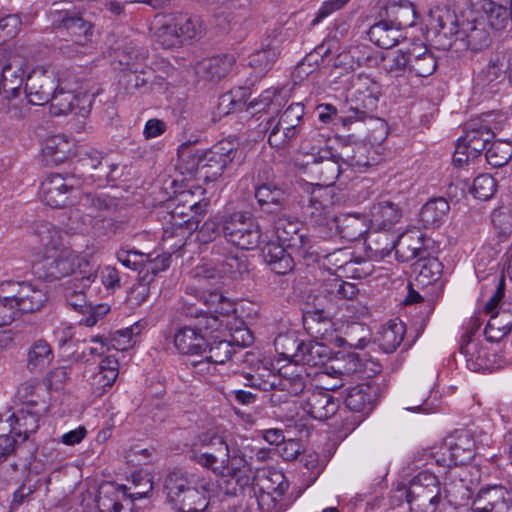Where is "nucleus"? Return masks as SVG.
I'll list each match as a JSON object with an SVG mask.
<instances>
[{"label": "nucleus", "mask_w": 512, "mask_h": 512, "mask_svg": "<svg viewBox=\"0 0 512 512\" xmlns=\"http://www.w3.org/2000/svg\"><path fill=\"white\" fill-rule=\"evenodd\" d=\"M368 151L369 148L365 144L354 143L343 146L341 151L337 152V157L341 165L361 169L370 166Z\"/></svg>", "instance_id": "864d4df0"}, {"label": "nucleus", "mask_w": 512, "mask_h": 512, "mask_svg": "<svg viewBox=\"0 0 512 512\" xmlns=\"http://www.w3.org/2000/svg\"><path fill=\"white\" fill-rule=\"evenodd\" d=\"M405 494L411 512H436L442 500L438 477L427 470L411 479Z\"/></svg>", "instance_id": "9b49d317"}, {"label": "nucleus", "mask_w": 512, "mask_h": 512, "mask_svg": "<svg viewBox=\"0 0 512 512\" xmlns=\"http://www.w3.org/2000/svg\"><path fill=\"white\" fill-rule=\"evenodd\" d=\"M399 31L389 21L382 19L370 27L368 37L378 47L390 49L398 43Z\"/></svg>", "instance_id": "09e8293b"}, {"label": "nucleus", "mask_w": 512, "mask_h": 512, "mask_svg": "<svg viewBox=\"0 0 512 512\" xmlns=\"http://www.w3.org/2000/svg\"><path fill=\"white\" fill-rule=\"evenodd\" d=\"M337 229L341 238L350 242L359 240L366 233L362 218L352 214L339 218L337 220Z\"/></svg>", "instance_id": "e2e57ef3"}, {"label": "nucleus", "mask_w": 512, "mask_h": 512, "mask_svg": "<svg viewBox=\"0 0 512 512\" xmlns=\"http://www.w3.org/2000/svg\"><path fill=\"white\" fill-rule=\"evenodd\" d=\"M45 290H27L22 296H12L15 299L16 310L31 313L39 310L47 301Z\"/></svg>", "instance_id": "774afa93"}, {"label": "nucleus", "mask_w": 512, "mask_h": 512, "mask_svg": "<svg viewBox=\"0 0 512 512\" xmlns=\"http://www.w3.org/2000/svg\"><path fill=\"white\" fill-rule=\"evenodd\" d=\"M460 352L465 357L467 367L472 371L488 370L493 365L491 358L494 355L490 354L486 347L472 340L461 343Z\"/></svg>", "instance_id": "58836bf2"}, {"label": "nucleus", "mask_w": 512, "mask_h": 512, "mask_svg": "<svg viewBox=\"0 0 512 512\" xmlns=\"http://www.w3.org/2000/svg\"><path fill=\"white\" fill-rule=\"evenodd\" d=\"M11 426L0 417V463L10 455H18L25 447L20 439L11 432Z\"/></svg>", "instance_id": "680f3d73"}, {"label": "nucleus", "mask_w": 512, "mask_h": 512, "mask_svg": "<svg viewBox=\"0 0 512 512\" xmlns=\"http://www.w3.org/2000/svg\"><path fill=\"white\" fill-rule=\"evenodd\" d=\"M116 258L124 267L139 270L141 285H150L153 277L169 266V258L159 261L158 257L152 259L151 254L124 247L116 252Z\"/></svg>", "instance_id": "dca6fc26"}, {"label": "nucleus", "mask_w": 512, "mask_h": 512, "mask_svg": "<svg viewBox=\"0 0 512 512\" xmlns=\"http://www.w3.org/2000/svg\"><path fill=\"white\" fill-rule=\"evenodd\" d=\"M450 205L443 197L430 199L420 210L419 217L424 228H436L448 218Z\"/></svg>", "instance_id": "4c0bfd02"}, {"label": "nucleus", "mask_w": 512, "mask_h": 512, "mask_svg": "<svg viewBox=\"0 0 512 512\" xmlns=\"http://www.w3.org/2000/svg\"><path fill=\"white\" fill-rule=\"evenodd\" d=\"M445 498L450 504H462L470 499L472 492L464 482V477L459 476V469L450 470L444 483Z\"/></svg>", "instance_id": "49530a36"}, {"label": "nucleus", "mask_w": 512, "mask_h": 512, "mask_svg": "<svg viewBox=\"0 0 512 512\" xmlns=\"http://www.w3.org/2000/svg\"><path fill=\"white\" fill-rule=\"evenodd\" d=\"M75 101V89L69 87L67 78L60 77L57 81L55 93L52 94L50 112L55 116L65 115L73 112Z\"/></svg>", "instance_id": "37998d69"}, {"label": "nucleus", "mask_w": 512, "mask_h": 512, "mask_svg": "<svg viewBox=\"0 0 512 512\" xmlns=\"http://www.w3.org/2000/svg\"><path fill=\"white\" fill-rule=\"evenodd\" d=\"M57 27L66 30L75 44L86 46L92 42L94 24L80 12L61 11L53 22Z\"/></svg>", "instance_id": "5701e85b"}, {"label": "nucleus", "mask_w": 512, "mask_h": 512, "mask_svg": "<svg viewBox=\"0 0 512 512\" xmlns=\"http://www.w3.org/2000/svg\"><path fill=\"white\" fill-rule=\"evenodd\" d=\"M240 93L241 98L239 100L230 99L231 108L227 113L235 112L237 110L251 111V114L258 115L257 120L260 122L264 117L279 114L281 102L277 90L267 89L262 92L258 98L253 99L248 104L246 102L248 90L246 88H240Z\"/></svg>", "instance_id": "a211bd4d"}, {"label": "nucleus", "mask_w": 512, "mask_h": 512, "mask_svg": "<svg viewBox=\"0 0 512 512\" xmlns=\"http://www.w3.org/2000/svg\"><path fill=\"white\" fill-rule=\"evenodd\" d=\"M254 196L259 208L269 214L281 211L285 208L287 202L285 191L273 183H264L257 186Z\"/></svg>", "instance_id": "72a5a7b5"}, {"label": "nucleus", "mask_w": 512, "mask_h": 512, "mask_svg": "<svg viewBox=\"0 0 512 512\" xmlns=\"http://www.w3.org/2000/svg\"><path fill=\"white\" fill-rule=\"evenodd\" d=\"M331 351L328 346L318 342L303 343L301 355L297 358V366L304 368L305 365L310 367H321L330 359Z\"/></svg>", "instance_id": "8fccbe9b"}, {"label": "nucleus", "mask_w": 512, "mask_h": 512, "mask_svg": "<svg viewBox=\"0 0 512 512\" xmlns=\"http://www.w3.org/2000/svg\"><path fill=\"white\" fill-rule=\"evenodd\" d=\"M237 154L235 143L222 140L199 155H193V167L208 180H216L232 164Z\"/></svg>", "instance_id": "ddd939ff"}, {"label": "nucleus", "mask_w": 512, "mask_h": 512, "mask_svg": "<svg viewBox=\"0 0 512 512\" xmlns=\"http://www.w3.org/2000/svg\"><path fill=\"white\" fill-rule=\"evenodd\" d=\"M406 327L401 321L391 320L377 332L375 342L385 353H393L402 343Z\"/></svg>", "instance_id": "79ce46f5"}, {"label": "nucleus", "mask_w": 512, "mask_h": 512, "mask_svg": "<svg viewBox=\"0 0 512 512\" xmlns=\"http://www.w3.org/2000/svg\"><path fill=\"white\" fill-rule=\"evenodd\" d=\"M153 71H145L142 67L120 69L118 74V87L124 94L137 95L150 92L153 86Z\"/></svg>", "instance_id": "cd10ccee"}, {"label": "nucleus", "mask_w": 512, "mask_h": 512, "mask_svg": "<svg viewBox=\"0 0 512 512\" xmlns=\"http://www.w3.org/2000/svg\"><path fill=\"white\" fill-rule=\"evenodd\" d=\"M204 27L198 16L185 13L163 16L156 22L154 36L164 49L178 47L186 40L201 37Z\"/></svg>", "instance_id": "0eeeda50"}, {"label": "nucleus", "mask_w": 512, "mask_h": 512, "mask_svg": "<svg viewBox=\"0 0 512 512\" xmlns=\"http://www.w3.org/2000/svg\"><path fill=\"white\" fill-rule=\"evenodd\" d=\"M46 409V403L42 401V405L38 409L21 407L8 418L3 419V421L8 422V425L11 426V432L27 446L26 442L29 440L30 435L39 429L40 417Z\"/></svg>", "instance_id": "393cba45"}, {"label": "nucleus", "mask_w": 512, "mask_h": 512, "mask_svg": "<svg viewBox=\"0 0 512 512\" xmlns=\"http://www.w3.org/2000/svg\"><path fill=\"white\" fill-rule=\"evenodd\" d=\"M262 256L270 269L278 275H286L293 270V258L278 241L267 242L262 248Z\"/></svg>", "instance_id": "c9c22d12"}, {"label": "nucleus", "mask_w": 512, "mask_h": 512, "mask_svg": "<svg viewBox=\"0 0 512 512\" xmlns=\"http://www.w3.org/2000/svg\"><path fill=\"white\" fill-rule=\"evenodd\" d=\"M382 68L391 77H407L409 78V51L402 50L388 51L382 56Z\"/></svg>", "instance_id": "13d9d810"}, {"label": "nucleus", "mask_w": 512, "mask_h": 512, "mask_svg": "<svg viewBox=\"0 0 512 512\" xmlns=\"http://www.w3.org/2000/svg\"><path fill=\"white\" fill-rule=\"evenodd\" d=\"M43 155L47 162L61 164L71 156L70 143L61 136H53L46 140Z\"/></svg>", "instance_id": "bf43d9fd"}, {"label": "nucleus", "mask_w": 512, "mask_h": 512, "mask_svg": "<svg viewBox=\"0 0 512 512\" xmlns=\"http://www.w3.org/2000/svg\"><path fill=\"white\" fill-rule=\"evenodd\" d=\"M305 107L302 103H291L282 113L264 117L258 124L262 133H268V143L283 149L298 137L304 123Z\"/></svg>", "instance_id": "39448f33"}, {"label": "nucleus", "mask_w": 512, "mask_h": 512, "mask_svg": "<svg viewBox=\"0 0 512 512\" xmlns=\"http://www.w3.org/2000/svg\"><path fill=\"white\" fill-rule=\"evenodd\" d=\"M485 157L495 168L505 166L512 158V142L501 139L494 141L486 150Z\"/></svg>", "instance_id": "338daca9"}, {"label": "nucleus", "mask_w": 512, "mask_h": 512, "mask_svg": "<svg viewBox=\"0 0 512 512\" xmlns=\"http://www.w3.org/2000/svg\"><path fill=\"white\" fill-rule=\"evenodd\" d=\"M303 325L310 335L315 338L323 337L331 325L329 313H322L309 308L303 313Z\"/></svg>", "instance_id": "0e129e2a"}, {"label": "nucleus", "mask_w": 512, "mask_h": 512, "mask_svg": "<svg viewBox=\"0 0 512 512\" xmlns=\"http://www.w3.org/2000/svg\"><path fill=\"white\" fill-rule=\"evenodd\" d=\"M119 374V361L114 355H108L98 365V371L88 377L92 394L101 397L112 387Z\"/></svg>", "instance_id": "c85d7f7f"}, {"label": "nucleus", "mask_w": 512, "mask_h": 512, "mask_svg": "<svg viewBox=\"0 0 512 512\" xmlns=\"http://www.w3.org/2000/svg\"><path fill=\"white\" fill-rule=\"evenodd\" d=\"M147 323L143 320L135 322L133 325L115 331L111 335L110 343L113 348L118 351H126L129 348L133 347L136 343L134 339L136 336L140 335L141 332L146 328Z\"/></svg>", "instance_id": "052dcab7"}, {"label": "nucleus", "mask_w": 512, "mask_h": 512, "mask_svg": "<svg viewBox=\"0 0 512 512\" xmlns=\"http://www.w3.org/2000/svg\"><path fill=\"white\" fill-rule=\"evenodd\" d=\"M380 386L374 382H366L349 389L345 397L346 407L361 417L369 415L375 408L380 397Z\"/></svg>", "instance_id": "b1692460"}, {"label": "nucleus", "mask_w": 512, "mask_h": 512, "mask_svg": "<svg viewBox=\"0 0 512 512\" xmlns=\"http://www.w3.org/2000/svg\"><path fill=\"white\" fill-rule=\"evenodd\" d=\"M436 68V58L429 50L425 49L419 54L409 51V77H428L434 73Z\"/></svg>", "instance_id": "4d7b16f0"}, {"label": "nucleus", "mask_w": 512, "mask_h": 512, "mask_svg": "<svg viewBox=\"0 0 512 512\" xmlns=\"http://www.w3.org/2000/svg\"><path fill=\"white\" fill-rule=\"evenodd\" d=\"M486 127L485 123L478 119L470 120L464 126L465 134L459 140L470 149L472 158H477L488 149L487 145L492 140V132Z\"/></svg>", "instance_id": "7c9ffc66"}, {"label": "nucleus", "mask_w": 512, "mask_h": 512, "mask_svg": "<svg viewBox=\"0 0 512 512\" xmlns=\"http://www.w3.org/2000/svg\"><path fill=\"white\" fill-rule=\"evenodd\" d=\"M511 74L512 63L506 52L501 51V45L498 43L486 67L477 74L476 80L479 85L487 86L493 83H501L506 78L510 81Z\"/></svg>", "instance_id": "a878e982"}, {"label": "nucleus", "mask_w": 512, "mask_h": 512, "mask_svg": "<svg viewBox=\"0 0 512 512\" xmlns=\"http://www.w3.org/2000/svg\"><path fill=\"white\" fill-rule=\"evenodd\" d=\"M380 16L401 30L415 24L416 10L408 0H392L383 7Z\"/></svg>", "instance_id": "2f4dec72"}, {"label": "nucleus", "mask_w": 512, "mask_h": 512, "mask_svg": "<svg viewBox=\"0 0 512 512\" xmlns=\"http://www.w3.org/2000/svg\"><path fill=\"white\" fill-rule=\"evenodd\" d=\"M192 276L209 285L218 284L222 280L223 285L237 283L239 280L249 278L250 272L246 261L238 256H228L217 267L202 265L192 271Z\"/></svg>", "instance_id": "4468645a"}, {"label": "nucleus", "mask_w": 512, "mask_h": 512, "mask_svg": "<svg viewBox=\"0 0 512 512\" xmlns=\"http://www.w3.org/2000/svg\"><path fill=\"white\" fill-rule=\"evenodd\" d=\"M57 79L53 70L36 67L27 76L25 95L31 105L49 103L57 87Z\"/></svg>", "instance_id": "6ab92c4d"}, {"label": "nucleus", "mask_w": 512, "mask_h": 512, "mask_svg": "<svg viewBox=\"0 0 512 512\" xmlns=\"http://www.w3.org/2000/svg\"><path fill=\"white\" fill-rule=\"evenodd\" d=\"M229 445L224 432L209 429L198 434L191 444L190 459L198 465L217 472V464Z\"/></svg>", "instance_id": "f8f14e48"}, {"label": "nucleus", "mask_w": 512, "mask_h": 512, "mask_svg": "<svg viewBox=\"0 0 512 512\" xmlns=\"http://www.w3.org/2000/svg\"><path fill=\"white\" fill-rule=\"evenodd\" d=\"M193 292L194 296L202 300L212 313L225 317L235 311L234 302L223 295L221 290H193Z\"/></svg>", "instance_id": "a18cd8bd"}, {"label": "nucleus", "mask_w": 512, "mask_h": 512, "mask_svg": "<svg viewBox=\"0 0 512 512\" xmlns=\"http://www.w3.org/2000/svg\"><path fill=\"white\" fill-rule=\"evenodd\" d=\"M236 63L232 54L216 55L202 60L197 66V72L209 80H220L226 77Z\"/></svg>", "instance_id": "e433bc0d"}, {"label": "nucleus", "mask_w": 512, "mask_h": 512, "mask_svg": "<svg viewBox=\"0 0 512 512\" xmlns=\"http://www.w3.org/2000/svg\"><path fill=\"white\" fill-rule=\"evenodd\" d=\"M173 343L180 354L187 356H202L207 348L205 334L198 332L194 325H182L176 328Z\"/></svg>", "instance_id": "bb28decb"}, {"label": "nucleus", "mask_w": 512, "mask_h": 512, "mask_svg": "<svg viewBox=\"0 0 512 512\" xmlns=\"http://www.w3.org/2000/svg\"><path fill=\"white\" fill-rule=\"evenodd\" d=\"M253 449L245 439H230L225 454L217 464L218 470L255 474L251 466Z\"/></svg>", "instance_id": "4be33fe9"}, {"label": "nucleus", "mask_w": 512, "mask_h": 512, "mask_svg": "<svg viewBox=\"0 0 512 512\" xmlns=\"http://www.w3.org/2000/svg\"><path fill=\"white\" fill-rule=\"evenodd\" d=\"M169 504L178 512H204L214 490L209 477L188 474L181 469L170 471L164 481Z\"/></svg>", "instance_id": "20e7f679"}, {"label": "nucleus", "mask_w": 512, "mask_h": 512, "mask_svg": "<svg viewBox=\"0 0 512 512\" xmlns=\"http://www.w3.org/2000/svg\"><path fill=\"white\" fill-rule=\"evenodd\" d=\"M0 82L2 91L19 96L23 83L24 70L20 60H7L0 54Z\"/></svg>", "instance_id": "f704fd0d"}, {"label": "nucleus", "mask_w": 512, "mask_h": 512, "mask_svg": "<svg viewBox=\"0 0 512 512\" xmlns=\"http://www.w3.org/2000/svg\"><path fill=\"white\" fill-rule=\"evenodd\" d=\"M359 290H313L307 296V305L322 313H329L333 307H340L344 301L354 299Z\"/></svg>", "instance_id": "c756f323"}, {"label": "nucleus", "mask_w": 512, "mask_h": 512, "mask_svg": "<svg viewBox=\"0 0 512 512\" xmlns=\"http://www.w3.org/2000/svg\"><path fill=\"white\" fill-rule=\"evenodd\" d=\"M73 174L80 186L95 184L98 187H105L120 179L123 172L118 164L103 157L101 153L93 151L76 160Z\"/></svg>", "instance_id": "1a4fd4ad"}, {"label": "nucleus", "mask_w": 512, "mask_h": 512, "mask_svg": "<svg viewBox=\"0 0 512 512\" xmlns=\"http://www.w3.org/2000/svg\"><path fill=\"white\" fill-rule=\"evenodd\" d=\"M480 15L488 23L490 30H503L511 22V12L507 7L493 1H486Z\"/></svg>", "instance_id": "603ef678"}, {"label": "nucleus", "mask_w": 512, "mask_h": 512, "mask_svg": "<svg viewBox=\"0 0 512 512\" xmlns=\"http://www.w3.org/2000/svg\"><path fill=\"white\" fill-rule=\"evenodd\" d=\"M36 232L43 248V259L33 266L34 273L45 281L59 280L75 273L80 259L65 244L61 231L49 223H42Z\"/></svg>", "instance_id": "f03ea898"}, {"label": "nucleus", "mask_w": 512, "mask_h": 512, "mask_svg": "<svg viewBox=\"0 0 512 512\" xmlns=\"http://www.w3.org/2000/svg\"><path fill=\"white\" fill-rule=\"evenodd\" d=\"M379 238L386 242L385 248H371L369 246L368 258L371 260H382L390 255L393 250L400 262L417 259L420 263L431 257L429 246L431 240L419 231L404 233L396 241L389 240L387 234L380 235Z\"/></svg>", "instance_id": "423d86ee"}, {"label": "nucleus", "mask_w": 512, "mask_h": 512, "mask_svg": "<svg viewBox=\"0 0 512 512\" xmlns=\"http://www.w3.org/2000/svg\"><path fill=\"white\" fill-rule=\"evenodd\" d=\"M53 358L50 345L45 340L39 339L28 349L26 368L31 373H40L50 365Z\"/></svg>", "instance_id": "c03bdc74"}, {"label": "nucleus", "mask_w": 512, "mask_h": 512, "mask_svg": "<svg viewBox=\"0 0 512 512\" xmlns=\"http://www.w3.org/2000/svg\"><path fill=\"white\" fill-rule=\"evenodd\" d=\"M328 193L326 189L312 187V191L307 198V203L303 205L304 213L314 218L316 222L323 219L328 206Z\"/></svg>", "instance_id": "69168bd1"}, {"label": "nucleus", "mask_w": 512, "mask_h": 512, "mask_svg": "<svg viewBox=\"0 0 512 512\" xmlns=\"http://www.w3.org/2000/svg\"><path fill=\"white\" fill-rule=\"evenodd\" d=\"M306 161L301 164L303 174L318 181L314 187L326 189L334 185L339 178L342 167L337 157V151L328 145L311 147L304 152Z\"/></svg>", "instance_id": "6e6552de"}, {"label": "nucleus", "mask_w": 512, "mask_h": 512, "mask_svg": "<svg viewBox=\"0 0 512 512\" xmlns=\"http://www.w3.org/2000/svg\"><path fill=\"white\" fill-rule=\"evenodd\" d=\"M246 386L259 390H276L270 396V403L278 405L287 402L289 396H298L304 391L307 384V372L297 365H286L275 373L263 361H257L250 370L244 374Z\"/></svg>", "instance_id": "7ed1b4c3"}, {"label": "nucleus", "mask_w": 512, "mask_h": 512, "mask_svg": "<svg viewBox=\"0 0 512 512\" xmlns=\"http://www.w3.org/2000/svg\"><path fill=\"white\" fill-rule=\"evenodd\" d=\"M512 329V312L510 311H496L491 315L484 334L488 341L498 342L504 338Z\"/></svg>", "instance_id": "3c124183"}, {"label": "nucleus", "mask_w": 512, "mask_h": 512, "mask_svg": "<svg viewBox=\"0 0 512 512\" xmlns=\"http://www.w3.org/2000/svg\"><path fill=\"white\" fill-rule=\"evenodd\" d=\"M237 350L229 340L220 339L219 336H211L207 339V348L203 351L204 361L212 364H224L230 360Z\"/></svg>", "instance_id": "de8ad7c7"}, {"label": "nucleus", "mask_w": 512, "mask_h": 512, "mask_svg": "<svg viewBox=\"0 0 512 512\" xmlns=\"http://www.w3.org/2000/svg\"><path fill=\"white\" fill-rule=\"evenodd\" d=\"M448 447L450 448L449 461L454 460L456 466H465L475 455V443L471 436L466 432L456 433L447 437Z\"/></svg>", "instance_id": "a19ab883"}, {"label": "nucleus", "mask_w": 512, "mask_h": 512, "mask_svg": "<svg viewBox=\"0 0 512 512\" xmlns=\"http://www.w3.org/2000/svg\"><path fill=\"white\" fill-rule=\"evenodd\" d=\"M277 47L268 44L265 48L255 51L249 56V65L255 77H263L272 69L278 59Z\"/></svg>", "instance_id": "5fc2aeb1"}, {"label": "nucleus", "mask_w": 512, "mask_h": 512, "mask_svg": "<svg viewBox=\"0 0 512 512\" xmlns=\"http://www.w3.org/2000/svg\"><path fill=\"white\" fill-rule=\"evenodd\" d=\"M473 512H512V493L502 485L481 487L473 501Z\"/></svg>", "instance_id": "412c9836"}, {"label": "nucleus", "mask_w": 512, "mask_h": 512, "mask_svg": "<svg viewBox=\"0 0 512 512\" xmlns=\"http://www.w3.org/2000/svg\"><path fill=\"white\" fill-rule=\"evenodd\" d=\"M221 231L232 245L245 250L256 248L261 241L257 220L246 211H235L221 217Z\"/></svg>", "instance_id": "9d476101"}, {"label": "nucleus", "mask_w": 512, "mask_h": 512, "mask_svg": "<svg viewBox=\"0 0 512 512\" xmlns=\"http://www.w3.org/2000/svg\"><path fill=\"white\" fill-rule=\"evenodd\" d=\"M303 343L304 341L298 339L295 333L280 334L274 340L275 350L284 359L289 360L287 365H297Z\"/></svg>", "instance_id": "6e6d98bb"}, {"label": "nucleus", "mask_w": 512, "mask_h": 512, "mask_svg": "<svg viewBox=\"0 0 512 512\" xmlns=\"http://www.w3.org/2000/svg\"><path fill=\"white\" fill-rule=\"evenodd\" d=\"M289 487L285 475L274 469H256L253 478L252 493L272 492L283 496Z\"/></svg>", "instance_id": "473e14b6"}, {"label": "nucleus", "mask_w": 512, "mask_h": 512, "mask_svg": "<svg viewBox=\"0 0 512 512\" xmlns=\"http://www.w3.org/2000/svg\"><path fill=\"white\" fill-rule=\"evenodd\" d=\"M218 486L226 495L237 496L248 490L252 492L254 474L218 470Z\"/></svg>", "instance_id": "ea45409f"}, {"label": "nucleus", "mask_w": 512, "mask_h": 512, "mask_svg": "<svg viewBox=\"0 0 512 512\" xmlns=\"http://www.w3.org/2000/svg\"><path fill=\"white\" fill-rule=\"evenodd\" d=\"M406 198L403 193L382 196L370 209L371 224L378 230H388L400 221Z\"/></svg>", "instance_id": "aec40b11"}, {"label": "nucleus", "mask_w": 512, "mask_h": 512, "mask_svg": "<svg viewBox=\"0 0 512 512\" xmlns=\"http://www.w3.org/2000/svg\"><path fill=\"white\" fill-rule=\"evenodd\" d=\"M429 34L438 50L448 51L454 42L461 39L467 49L479 52L492 43V31L479 11L469 10L457 15L449 6H437L430 11Z\"/></svg>", "instance_id": "f257e3e1"}, {"label": "nucleus", "mask_w": 512, "mask_h": 512, "mask_svg": "<svg viewBox=\"0 0 512 512\" xmlns=\"http://www.w3.org/2000/svg\"><path fill=\"white\" fill-rule=\"evenodd\" d=\"M309 380L307 379L308 386ZM300 407L311 418L325 421L336 414L339 409V400L325 389H309L305 387Z\"/></svg>", "instance_id": "f3484780"}, {"label": "nucleus", "mask_w": 512, "mask_h": 512, "mask_svg": "<svg viewBox=\"0 0 512 512\" xmlns=\"http://www.w3.org/2000/svg\"><path fill=\"white\" fill-rule=\"evenodd\" d=\"M80 188V183L74 174H50L41 184L43 202L52 208H62L73 204L74 193Z\"/></svg>", "instance_id": "2eb2a0df"}]
</instances>
